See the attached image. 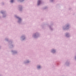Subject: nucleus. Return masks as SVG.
I'll return each instance as SVG.
<instances>
[{
	"label": "nucleus",
	"instance_id": "2",
	"mask_svg": "<svg viewBox=\"0 0 76 76\" xmlns=\"http://www.w3.org/2000/svg\"><path fill=\"white\" fill-rule=\"evenodd\" d=\"M55 51H56L54 50H52V53H54V52H55Z\"/></svg>",
	"mask_w": 76,
	"mask_h": 76
},
{
	"label": "nucleus",
	"instance_id": "1",
	"mask_svg": "<svg viewBox=\"0 0 76 76\" xmlns=\"http://www.w3.org/2000/svg\"><path fill=\"white\" fill-rule=\"evenodd\" d=\"M41 4V1L40 0H39L38 1V5H39Z\"/></svg>",
	"mask_w": 76,
	"mask_h": 76
},
{
	"label": "nucleus",
	"instance_id": "5",
	"mask_svg": "<svg viewBox=\"0 0 76 76\" xmlns=\"http://www.w3.org/2000/svg\"><path fill=\"white\" fill-rule=\"evenodd\" d=\"M19 20H20V18H19Z\"/></svg>",
	"mask_w": 76,
	"mask_h": 76
},
{
	"label": "nucleus",
	"instance_id": "4",
	"mask_svg": "<svg viewBox=\"0 0 76 76\" xmlns=\"http://www.w3.org/2000/svg\"><path fill=\"white\" fill-rule=\"evenodd\" d=\"M40 67H41L40 66H38V69H40Z\"/></svg>",
	"mask_w": 76,
	"mask_h": 76
},
{
	"label": "nucleus",
	"instance_id": "3",
	"mask_svg": "<svg viewBox=\"0 0 76 76\" xmlns=\"http://www.w3.org/2000/svg\"><path fill=\"white\" fill-rule=\"evenodd\" d=\"M14 0H11V3H12V2H13V1H14Z\"/></svg>",
	"mask_w": 76,
	"mask_h": 76
}]
</instances>
